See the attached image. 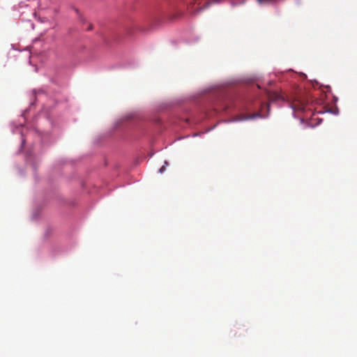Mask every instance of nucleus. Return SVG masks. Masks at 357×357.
<instances>
[{
  "label": "nucleus",
  "instance_id": "6",
  "mask_svg": "<svg viewBox=\"0 0 357 357\" xmlns=\"http://www.w3.org/2000/svg\"><path fill=\"white\" fill-rule=\"evenodd\" d=\"M335 110H336L335 112H337V110H338L337 108H335ZM324 112H335V111L333 109L329 108V109H326Z\"/></svg>",
  "mask_w": 357,
  "mask_h": 357
},
{
  "label": "nucleus",
  "instance_id": "1",
  "mask_svg": "<svg viewBox=\"0 0 357 357\" xmlns=\"http://www.w3.org/2000/svg\"><path fill=\"white\" fill-rule=\"evenodd\" d=\"M247 113H240L237 118L234 119V121H242V120H246L249 119H255L258 116L261 117V115H259L260 113H250V115L247 116L245 115Z\"/></svg>",
  "mask_w": 357,
  "mask_h": 357
},
{
  "label": "nucleus",
  "instance_id": "4",
  "mask_svg": "<svg viewBox=\"0 0 357 357\" xmlns=\"http://www.w3.org/2000/svg\"><path fill=\"white\" fill-rule=\"evenodd\" d=\"M218 102L220 103V105L221 106H225V105L226 104L225 103V100H223V97L221 98V100H218Z\"/></svg>",
  "mask_w": 357,
  "mask_h": 357
},
{
  "label": "nucleus",
  "instance_id": "2",
  "mask_svg": "<svg viewBox=\"0 0 357 357\" xmlns=\"http://www.w3.org/2000/svg\"><path fill=\"white\" fill-rule=\"evenodd\" d=\"M268 96L271 101H276L278 100L284 98L281 94L276 92H270L268 93Z\"/></svg>",
  "mask_w": 357,
  "mask_h": 357
},
{
  "label": "nucleus",
  "instance_id": "5",
  "mask_svg": "<svg viewBox=\"0 0 357 357\" xmlns=\"http://www.w3.org/2000/svg\"><path fill=\"white\" fill-rule=\"evenodd\" d=\"M165 171V166L163 165L162 167H161L159 169V172L160 173H163Z\"/></svg>",
  "mask_w": 357,
  "mask_h": 357
},
{
  "label": "nucleus",
  "instance_id": "7",
  "mask_svg": "<svg viewBox=\"0 0 357 357\" xmlns=\"http://www.w3.org/2000/svg\"><path fill=\"white\" fill-rule=\"evenodd\" d=\"M213 112H220V109H218V108H215V109H214V110H213Z\"/></svg>",
  "mask_w": 357,
  "mask_h": 357
},
{
  "label": "nucleus",
  "instance_id": "3",
  "mask_svg": "<svg viewBox=\"0 0 357 357\" xmlns=\"http://www.w3.org/2000/svg\"><path fill=\"white\" fill-rule=\"evenodd\" d=\"M294 112H303L305 109L304 108L303 104H301V107H299L298 106V102L297 101L294 102L293 104H292V106H291Z\"/></svg>",
  "mask_w": 357,
  "mask_h": 357
}]
</instances>
